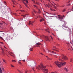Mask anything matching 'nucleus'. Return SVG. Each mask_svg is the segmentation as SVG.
I'll return each instance as SVG.
<instances>
[{
	"label": "nucleus",
	"mask_w": 73,
	"mask_h": 73,
	"mask_svg": "<svg viewBox=\"0 0 73 73\" xmlns=\"http://www.w3.org/2000/svg\"><path fill=\"white\" fill-rule=\"evenodd\" d=\"M55 63L57 66L58 67H61V65L64 66L66 64V62L62 63L58 61L55 62Z\"/></svg>",
	"instance_id": "obj_1"
},
{
	"label": "nucleus",
	"mask_w": 73,
	"mask_h": 73,
	"mask_svg": "<svg viewBox=\"0 0 73 73\" xmlns=\"http://www.w3.org/2000/svg\"><path fill=\"white\" fill-rule=\"evenodd\" d=\"M45 7H48L49 8H50V10L52 11H56V10L53 9H52L51 8V7H51L52 8H53V7H54V6L53 5V4H51V5H50V4H49V3H48V5H45Z\"/></svg>",
	"instance_id": "obj_2"
},
{
	"label": "nucleus",
	"mask_w": 73,
	"mask_h": 73,
	"mask_svg": "<svg viewBox=\"0 0 73 73\" xmlns=\"http://www.w3.org/2000/svg\"><path fill=\"white\" fill-rule=\"evenodd\" d=\"M63 28L65 29V30H67L68 31H69V29L68 27H66L64 25H63Z\"/></svg>",
	"instance_id": "obj_3"
},
{
	"label": "nucleus",
	"mask_w": 73,
	"mask_h": 73,
	"mask_svg": "<svg viewBox=\"0 0 73 73\" xmlns=\"http://www.w3.org/2000/svg\"><path fill=\"white\" fill-rule=\"evenodd\" d=\"M4 48H3H3H2V47H0V48H1L3 52H4V50H6V51H7V48H6V47H5V46H4Z\"/></svg>",
	"instance_id": "obj_4"
},
{
	"label": "nucleus",
	"mask_w": 73,
	"mask_h": 73,
	"mask_svg": "<svg viewBox=\"0 0 73 73\" xmlns=\"http://www.w3.org/2000/svg\"><path fill=\"white\" fill-rule=\"evenodd\" d=\"M61 55L62 57V58L64 59V60H68V58L66 57V56H64L63 54H62Z\"/></svg>",
	"instance_id": "obj_5"
},
{
	"label": "nucleus",
	"mask_w": 73,
	"mask_h": 73,
	"mask_svg": "<svg viewBox=\"0 0 73 73\" xmlns=\"http://www.w3.org/2000/svg\"><path fill=\"white\" fill-rule=\"evenodd\" d=\"M8 53H9V54H10V55L12 57H14L13 56V55H14V54L9 51L8 52Z\"/></svg>",
	"instance_id": "obj_6"
},
{
	"label": "nucleus",
	"mask_w": 73,
	"mask_h": 73,
	"mask_svg": "<svg viewBox=\"0 0 73 73\" xmlns=\"http://www.w3.org/2000/svg\"><path fill=\"white\" fill-rule=\"evenodd\" d=\"M45 38H46V41H50V40H49V39L48 38V36H45Z\"/></svg>",
	"instance_id": "obj_7"
},
{
	"label": "nucleus",
	"mask_w": 73,
	"mask_h": 73,
	"mask_svg": "<svg viewBox=\"0 0 73 73\" xmlns=\"http://www.w3.org/2000/svg\"><path fill=\"white\" fill-rule=\"evenodd\" d=\"M58 17V18H59V19H60V20L62 21V19H63V17H62V16H60L59 17Z\"/></svg>",
	"instance_id": "obj_8"
},
{
	"label": "nucleus",
	"mask_w": 73,
	"mask_h": 73,
	"mask_svg": "<svg viewBox=\"0 0 73 73\" xmlns=\"http://www.w3.org/2000/svg\"><path fill=\"white\" fill-rule=\"evenodd\" d=\"M49 29H45L46 31V32H48L49 33V32H50L49 31Z\"/></svg>",
	"instance_id": "obj_9"
},
{
	"label": "nucleus",
	"mask_w": 73,
	"mask_h": 73,
	"mask_svg": "<svg viewBox=\"0 0 73 73\" xmlns=\"http://www.w3.org/2000/svg\"><path fill=\"white\" fill-rule=\"evenodd\" d=\"M26 15H27V16H28V14H26V15H21V16H23V17H26Z\"/></svg>",
	"instance_id": "obj_10"
},
{
	"label": "nucleus",
	"mask_w": 73,
	"mask_h": 73,
	"mask_svg": "<svg viewBox=\"0 0 73 73\" xmlns=\"http://www.w3.org/2000/svg\"><path fill=\"white\" fill-rule=\"evenodd\" d=\"M33 6L35 7L36 8H37V9H38V6H37V5H33Z\"/></svg>",
	"instance_id": "obj_11"
},
{
	"label": "nucleus",
	"mask_w": 73,
	"mask_h": 73,
	"mask_svg": "<svg viewBox=\"0 0 73 73\" xmlns=\"http://www.w3.org/2000/svg\"><path fill=\"white\" fill-rule=\"evenodd\" d=\"M41 17L42 18V19H40V22H41V21H43V20H44V19L42 18V17Z\"/></svg>",
	"instance_id": "obj_12"
},
{
	"label": "nucleus",
	"mask_w": 73,
	"mask_h": 73,
	"mask_svg": "<svg viewBox=\"0 0 73 73\" xmlns=\"http://www.w3.org/2000/svg\"><path fill=\"white\" fill-rule=\"evenodd\" d=\"M41 44V43H36L37 45L38 46L40 45Z\"/></svg>",
	"instance_id": "obj_13"
},
{
	"label": "nucleus",
	"mask_w": 73,
	"mask_h": 73,
	"mask_svg": "<svg viewBox=\"0 0 73 73\" xmlns=\"http://www.w3.org/2000/svg\"><path fill=\"white\" fill-rule=\"evenodd\" d=\"M12 1L13 2V3L14 4H15V3H16V1L14 0H12Z\"/></svg>",
	"instance_id": "obj_14"
},
{
	"label": "nucleus",
	"mask_w": 73,
	"mask_h": 73,
	"mask_svg": "<svg viewBox=\"0 0 73 73\" xmlns=\"http://www.w3.org/2000/svg\"><path fill=\"white\" fill-rule=\"evenodd\" d=\"M33 49V48H31L29 49V50L30 51H32V50Z\"/></svg>",
	"instance_id": "obj_15"
},
{
	"label": "nucleus",
	"mask_w": 73,
	"mask_h": 73,
	"mask_svg": "<svg viewBox=\"0 0 73 73\" xmlns=\"http://www.w3.org/2000/svg\"><path fill=\"white\" fill-rule=\"evenodd\" d=\"M48 52H50L51 53H54V52L53 51H51L50 50H48Z\"/></svg>",
	"instance_id": "obj_16"
},
{
	"label": "nucleus",
	"mask_w": 73,
	"mask_h": 73,
	"mask_svg": "<svg viewBox=\"0 0 73 73\" xmlns=\"http://www.w3.org/2000/svg\"><path fill=\"white\" fill-rule=\"evenodd\" d=\"M64 70H66V72H68V69L66 68H64Z\"/></svg>",
	"instance_id": "obj_17"
},
{
	"label": "nucleus",
	"mask_w": 73,
	"mask_h": 73,
	"mask_svg": "<svg viewBox=\"0 0 73 73\" xmlns=\"http://www.w3.org/2000/svg\"><path fill=\"white\" fill-rule=\"evenodd\" d=\"M36 4H37V5H39V4H40V3L36 2Z\"/></svg>",
	"instance_id": "obj_18"
},
{
	"label": "nucleus",
	"mask_w": 73,
	"mask_h": 73,
	"mask_svg": "<svg viewBox=\"0 0 73 73\" xmlns=\"http://www.w3.org/2000/svg\"><path fill=\"white\" fill-rule=\"evenodd\" d=\"M3 62H5V63H7V62H6V61H5V60L3 59Z\"/></svg>",
	"instance_id": "obj_19"
},
{
	"label": "nucleus",
	"mask_w": 73,
	"mask_h": 73,
	"mask_svg": "<svg viewBox=\"0 0 73 73\" xmlns=\"http://www.w3.org/2000/svg\"><path fill=\"white\" fill-rule=\"evenodd\" d=\"M54 17H55V18H56V19H58V18H57V17L56 16H54Z\"/></svg>",
	"instance_id": "obj_20"
},
{
	"label": "nucleus",
	"mask_w": 73,
	"mask_h": 73,
	"mask_svg": "<svg viewBox=\"0 0 73 73\" xmlns=\"http://www.w3.org/2000/svg\"><path fill=\"white\" fill-rule=\"evenodd\" d=\"M23 3L24 4L25 6H26V7L27 6V4L26 3H25V2H23Z\"/></svg>",
	"instance_id": "obj_21"
},
{
	"label": "nucleus",
	"mask_w": 73,
	"mask_h": 73,
	"mask_svg": "<svg viewBox=\"0 0 73 73\" xmlns=\"http://www.w3.org/2000/svg\"><path fill=\"white\" fill-rule=\"evenodd\" d=\"M12 62H16V61L15 60H13L12 61Z\"/></svg>",
	"instance_id": "obj_22"
},
{
	"label": "nucleus",
	"mask_w": 73,
	"mask_h": 73,
	"mask_svg": "<svg viewBox=\"0 0 73 73\" xmlns=\"http://www.w3.org/2000/svg\"><path fill=\"white\" fill-rule=\"evenodd\" d=\"M0 38L1 39V40H4V39H3L2 37H0Z\"/></svg>",
	"instance_id": "obj_23"
},
{
	"label": "nucleus",
	"mask_w": 73,
	"mask_h": 73,
	"mask_svg": "<svg viewBox=\"0 0 73 73\" xmlns=\"http://www.w3.org/2000/svg\"><path fill=\"white\" fill-rule=\"evenodd\" d=\"M53 50H54L55 51H57V52H58V50L56 49H54Z\"/></svg>",
	"instance_id": "obj_24"
},
{
	"label": "nucleus",
	"mask_w": 73,
	"mask_h": 73,
	"mask_svg": "<svg viewBox=\"0 0 73 73\" xmlns=\"http://www.w3.org/2000/svg\"><path fill=\"white\" fill-rule=\"evenodd\" d=\"M11 67H13V68H14V67H15V66H13L12 65V64H11Z\"/></svg>",
	"instance_id": "obj_25"
},
{
	"label": "nucleus",
	"mask_w": 73,
	"mask_h": 73,
	"mask_svg": "<svg viewBox=\"0 0 73 73\" xmlns=\"http://www.w3.org/2000/svg\"><path fill=\"white\" fill-rule=\"evenodd\" d=\"M38 9V12L39 13H41V11H40V10L39 9Z\"/></svg>",
	"instance_id": "obj_26"
},
{
	"label": "nucleus",
	"mask_w": 73,
	"mask_h": 73,
	"mask_svg": "<svg viewBox=\"0 0 73 73\" xmlns=\"http://www.w3.org/2000/svg\"><path fill=\"white\" fill-rule=\"evenodd\" d=\"M46 12V13H47V14H50V15H52V14H51L50 13H48V12H46V11H45Z\"/></svg>",
	"instance_id": "obj_27"
},
{
	"label": "nucleus",
	"mask_w": 73,
	"mask_h": 73,
	"mask_svg": "<svg viewBox=\"0 0 73 73\" xmlns=\"http://www.w3.org/2000/svg\"><path fill=\"white\" fill-rule=\"evenodd\" d=\"M20 11L21 12H24V10H20Z\"/></svg>",
	"instance_id": "obj_28"
},
{
	"label": "nucleus",
	"mask_w": 73,
	"mask_h": 73,
	"mask_svg": "<svg viewBox=\"0 0 73 73\" xmlns=\"http://www.w3.org/2000/svg\"><path fill=\"white\" fill-rule=\"evenodd\" d=\"M0 43L1 44H2V45H3L4 44V43L2 42H0Z\"/></svg>",
	"instance_id": "obj_29"
},
{
	"label": "nucleus",
	"mask_w": 73,
	"mask_h": 73,
	"mask_svg": "<svg viewBox=\"0 0 73 73\" xmlns=\"http://www.w3.org/2000/svg\"><path fill=\"white\" fill-rule=\"evenodd\" d=\"M32 1L33 2V3H35V4H36V3H35V1L32 0Z\"/></svg>",
	"instance_id": "obj_30"
},
{
	"label": "nucleus",
	"mask_w": 73,
	"mask_h": 73,
	"mask_svg": "<svg viewBox=\"0 0 73 73\" xmlns=\"http://www.w3.org/2000/svg\"><path fill=\"white\" fill-rule=\"evenodd\" d=\"M29 25H30V24H32V23H31V21H29Z\"/></svg>",
	"instance_id": "obj_31"
},
{
	"label": "nucleus",
	"mask_w": 73,
	"mask_h": 73,
	"mask_svg": "<svg viewBox=\"0 0 73 73\" xmlns=\"http://www.w3.org/2000/svg\"><path fill=\"white\" fill-rule=\"evenodd\" d=\"M18 71L19 72H20V73H23V72H21V71H20V70H18Z\"/></svg>",
	"instance_id": "obj_32"
},
{
	"label": "nucleus",
	"mask_w": 73,
	"mask_h": 73,
	"mask_svg": "<svg viewBox=\"0 0 73 73\" xmlns=\"http://www.w3.org/2000/svg\"><path fill=\"white\" fill-rule=\"evenodd\" d=\"M40 54H41L42 55H44V54H42V53L40 52Z\"/></svg>",
	"instance_id": "obj_33"
},
{
	"label": "nucleus",
	"mask_w": 73,
	"mask_h": 73,
	"mask_svg": "<svg viewBox=\"0 0 73 73\" xmlns=\"http://www.w3.org/2000/svg\"><path fill=\"white\" fill-rule=\"evenodd\" d=\"M65 9H64V10H63L62 12H65Z\"/></svg>",
	"instance_id": "obj_34"
},
{
	"label": "nucleus",
	"mask_w": 73,
	"mask_h": 73,
	"mask_svg": "<svg viewBox=\"0 0 73 73\" xmlns=\"http://www.w3.org/2000/svg\"><path fill=\"white\" fill-rule=\"evenodd\" d=\"M70 60L71 62H72V59L71 58L70 59Z\"/></svg>",
	"instance_id": "obj_35"
},
{
	"label": "nucleus",
	"mask_w": 73,
	"mask_h": 73,
	"mask_svg": "<svg viewBox=\"0 0 73 73\" xmlns=\"http://www.w3.org/2000/svg\"><path fill=\"white\" fill-rule=\"evenodd\" d=\"M33 11L34 12H35V13H36V11H35V10H33Z\"/></svg>",
	"instance_id": "obj_36"
},
{
	"label": "nucleus",
	"mask_w": 73,
	"mask_h": 73,
	"mask_svg": "<svg viewBox=\"0 0 73 73\" xmlns=\"http://www.w3.org/2000/svg\"><path fill=\"white\" fill-rule=\"evenodd\" d=\"M51 37V39H52V40H53V38L52 37V36H50Z\"/></svg>",
	"instance_id": "obj_37"
},
{
	"label": "nucleus",
	"mask_w": 73,
	"mask_h": 73,
	"mask_svg": "<svg viewBox=\"0 0 73 73\" xmlns=\"http://www.w3.org/2000/svg\"><path fill=\"white\" fill-rule=\"evenodd\" d=\"M48 1H49L50 2V3H51V2H50V0H47Z\"/></svg>",
	"instance_id": "obj_38"
},
{
	"label": "nucleus",
	"mask_w": 73,
	"mask_h": 73,
	"mask_svg": "<svg viewBox=\"0 0 73 73\" xmlns=\"http://www.w3.org/2000/svg\"><path fill=\"white\" fill-rule=\"evenodd\" d=\"M70 4H69L67 5V6H70Z\"/></svg>",
	"instance_id": "obj_39"
},
{
	"label": "nucleus",
	"mask_w": 73,
	"mask_h": 73,
	"mask_svg": "<svg viewBox=\"0 0 73 73\" xmlns=\"http://www.w3.org/2000/svg\"><path fill=\"white\" fill-rule=\"evenodd\" d=\"M70 1H68V3H69L70 2Z\"/></svg>",
	"instance_id": "obj_40"
},
{
	"label": "nucleus",
	"mask_w": 73,
	"mask_h": 73,
	"mask_svg": "<svg viewBox=\"0 0 73 73\" xmlns=\"http://www.w3.org/2000/svg\"><path fill=\"white\" fill-rule=\"evenodd\" d=\"M26 1L27 3H28V1H27H27Z\"/></svg>",
	"instance_id": "obj_41"
},
{
	"label": "nucleus",
	"mask_w": 73,
	"mask_h": 73,
	"mask_svg": "<svg viewBox=\"0 0 73 73\" xmlns=\"http://www.w3.org/2000/svg\"><path fill=\"white\" fill-rule=\"evenodd\" d=\"M71 48H72V50H73V47H71Z\"/></svg>",
	"instance_id": "obj_42"
},
{
	"label": "nucleus",
	"mask_w": 73,
	"mask_h": 73,
	"mask_svg": "<svg viewBox=\"0 0 73 73\" xmlns=\"http://www.w3.org/2000/svg\"><path fill=\"white\" fill-rule=\"evenodd\" d=\"M10 28L11 29H13V28H12V27H11Z\"/></svg>",
	"instance_id": "obj_43"
},
{
	"label": "nucleus",
	"mask_w": 73,
	"mask_h": 73,
	"mask_svg": "<svg viewBox=\"0 0 73 73\" xmlns=\"http://www.w3.org/2000/svg\"><path fill=\"white\" fill-rule=\"evenodd\" d=\"M18 63H19V64H21V62H20L19 61L18 62Z\"/></svg>",
	"instance_id": "obj_44"
},
{
	"label": "nucleus",
	"mask_w": 73,
	"mask_h": 73,
	"mask_svg": "<svg viewBox=\"0 0 73 73\" xmlns=\"http://www.w3.org/2000/svg\"><path fill=\"white\" fill-rule=\"evenodd\" d=\"M2 23H1L0 22V24H1V25H2Z\"/></svg>",
	"instance_id": "obj_45"
},
{
	"label": "nucleus",
	"mask_w": 73,
	"mask_h": 73,
	"mask_svg": "<svg viewBox=\"0 0 73 73\" xmlns=\"http://www.w3.org/2000/svg\"><path fill=\"white\" fill-rule=\"evenodd\" d=\"M24 1H26L27 0H23Z\"/></svg>",
	"instance_id": "obj_46"
},
{
	"label": "nucleus",
	"mask_w": 73,
	"mask_h": 73,
	"mask_svg": "<svg viewBox=\"0 0 73 73\" xmlns=\"http://www.w3.org/2000/svg\"><path fill=\"white\" fill-rule=\"evenodd\" d=\"M61 7H64V6H61Z\"/></svg>",
	"instance_id": "obj_47"
},
{
	"label": "nucleus",
	"mask_w": 73,
	"mask_h": 73,
	"mask_svg": "<svg viewBox=\"0 0 73 73\" xmlns=\"http://www.w3.org/2000/svg\"><path fill=\"white\" fill-rule=\"evenodd\" d=\"M50 67H52V66L51 65H50Z\"/></svg>",
	"instance_id": "obj_48"
},
{
	"label": "nucleus",
	"mask_w": 73,
	"mask_h": 73,
	"mask_svg": "<svg viewBox=\"0 0 73 73\" xmlns=\"http://www.w3.org/2000/svg\"><path fill=\"white\" fill-rule=\"evenodd\" d=\"M67 45H69V43H68V44H67Z\"/></svg>",
	"instance_id": "obj_49"
},
{
	"label": "nucleus",
	"mask_w": 73,
	"mask_h": 73,
	"mask_svg": "<svg viewBox=\"0 0 73 73\" xmlns=\"http://www.w3.org/2000/svg\"><path fill=\"white\" fill-rule=\"evenodd\" d=\"M4 3H5V4H6V2H5V1H4Z\"/></svg>",
	"instance_id": "obj_50"
},
{
	"label": "nucleus",
	"mask_w": 73,
	"mask_h": 73,
	"mask_svg": "<svg viewBox=\"0 0 73 73\" xmlns=\"http://www.w3.org/2000/svg\"><path fill=\"white\" fill-rule=\"evenodd\" d=\"M47 60H50V59H49V58H47Z\"/></svg>",
	"instance_id": "obj_51"
},
{
	"label": "nucleus",
	"mask_w": 73,
	"mask_h": 73,
	"mask_svg": "<svg viewBox=\"0 0 73 73\" xmlns=\"http://www.w3.org/2000/svg\"><path fill=\"white\" fill-rule=\"evenodd\" d=\"M58 38V40H59V39H60V38Z\"/></svg>",
	"instance_id": "obj_52"
},
{
	"label": "nucleus",
	"mask_w": 73,
	"mask_h": 73,
	"mask_svg": "<svg viewBox=\"0 0 73 73\" xmlns=\"http://www.w3.org/2000/svg\"><path fill=\"white\" fill-rule=\"evenodd\" d=\"M27 72H28L27 71H26L25 72V73H27Z\"/></svg>",
	"instance_id": "obj_53"
},
{
	"label": "nucleus",
	"mask_w": 73,
	"mask_h": 73,
	"mask_svg": "<svg viewBox=\"0 0 73 73\" xmlns=\"http://www.w3.org/2000/svg\"><path fill=\"white\" fill-rule=\"evenodd\" d=\"M46 57H47L48 58H49V57L47 56H46Z\"/></svg>",
	"instance_id": "obj_54"
},
{
	"label": "nucleus",
	"mask_w": 73,
	"mask_h": 73,
	"mask_svg": "<svg viewBox=\"0 0 73 73\" xmlns=\"http://www.w3.org/2000/svg\"><path fill=\"white\" fill-rule=\"evenodd\" d=\"M32 13H33V15H34V14L33 13V12H32Z\"/></svg>",
	"instance_id": "obj_55"
},
{
	"label": "nucleus",
	"mask_w": 73,
	"mask_h": 73,
	"mask_svg": "<svg viewBox=\"0 0 73 73\" xmlns=\"http://www.w3.org/2000/svg\"><path fill=\"white\" fill-rule=\"evenodd\" d=\"M23 61H25V60H23Z\"/></svg>",
	"instance_id": "obj_56"
},
{
	"label": "nucleus",
	"mask_w": 73,
	"mask_h": 73,
	"mask_svg": "<svg viewBox=\"0 0 73 73\" xmlns=\"http://www.w3.org/2000/svg\"><path fill=\"white\" fill-rule=\"evenodd\" d=\"M43 15H45V14H43Z\"/></svg>",
	"instance_id": "obj_57"
},
{
	"label": "nucleus",
	"mask_w": 73,
	"mask_h": 73,
	"mask_svg": "<svg viewBox=\"0 0 73 73\" xmlns=\"http://www.w3.org/2000/svg\"><path fill=\"white\" fill-rule=\"evenodd\" d=\"M41 0V1L42 3V0Z\"/></svg>",
	"instance_id": "obj_58"
},
{
	"label": "nucleus",
	"mask_w": 73,
	"mask_h": 73,
	"mask_svg": "<svg viewBox=\"0 0 73 73\" xmlns=\"http://www.w3.org/2000/svg\"><path fill=\"white\" fill-rule=\"evenodd\" d=\"M41 0V1L42 3V0Z\"/></svg>",
	"instance_id": "obj_59"
},
{
	"label": "nucleus",
	"mask_w": 73,
	"mask_h": 73,
	"mask_svg": "<svg viewBox=\"0 0 73 73\" xmlns=\"http://www.w3.org/2000/svg\"><path fill=\"white\" fill-rule=\"evenodd\" d=\"M19 56L20 57V54H19Z\"/></svg>",
	"instance_id": "obj_60"
},
{
	"label": "nucleus",
	"mask_w": 73,
	"mask_h": 73,
	"mask_svg": "<svg viewBox=\"0 0 73 73\" xmlns=\"http://www.w3.org/2000/svg\"><path fill=\"white\" fill-rule=\"evenodd\" d=\"M52 34L53 35H54V34H53V33H52Z\"/></svg>",
	"instance_id": "obj_61"
},
{
	"label": "nucleus",
	"mask_w": 73,
	"mask_h": 73,
	"mask_svg": "<svg viewBox=\"0 0 73 73\" xmlns=\"http://www.w3.org/2000/svg\"><path fill=\"white\" fill-rule=\"evenodd\" d=\"M67 13H68V12H67Z\"/></svg>",
	"instance_id": "obj_62"
},
{
	"label": "nucleus",
	"mask_w": 73,
	"mask_h": 73,
	"mask_svg": "<svg viewBox=\"0 0 73 73\" xmlns=\"http://www.w3.org/2000/svg\"><path fill=\"white\" fill-rule=\"evenodd\" d=\"M73 9V7H72V9Z\"/></svg>",
	"instance_id": "obj_63"
},
{
	"label": "nucleus",
	"mask_w": 73,
	"mask_h": 73,
	"mask_svg": "<svg viewBox=\"0 0 73 73\" xmlns=\"http://www.w3.org/2000/svg\"><path fill=\"white\" fill-rule=\"evenodd\" d=\"M45 50H44V52H45Z\"/></svg>",
	"instance_id": "obj_64"
}]
</instances>
